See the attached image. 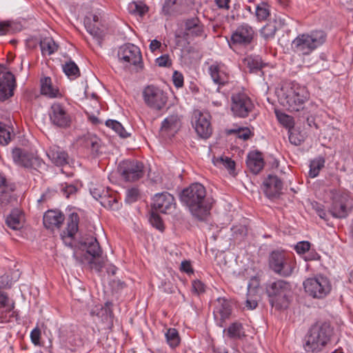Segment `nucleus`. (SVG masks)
<instances>
[{"label": "nucleus", "instance_id": "obj_9", "mask_svg": "<svg viewBox=\"0 0 353 353\" xmlns=\"http://www.w3.org/2000/svg\"><path fill=\"white\" fill-rule=\"evenodd\" d=\"M303 285L305 292L315 299L325 297L332 289L329 279L322 274L306 279Z\"/></svg>", "mask_w": 353, "mask_h": 353}, {"label": "nucleus", "instance_id": "obj_56", "mask_svg": "<svg viewBox=\"0 0 353 353\" xmlns=\"http://www.w3.org/2000/svg\"><path fill=\"white\" fill-rule=\"evenodd\" d=\"M288 133L289 140L291 143L294 144V145H299L301 144L303 140L302 136H301L299 134H296L295 132L294 129L288 131Z\"/></svg>", "mask_w": 353, "mask_h": 353}, {"label": "nucleus", "instance_id": "obj_60", "mask_svg": "<svg viewBox=\"0 0 353 353\" xmlns=\"http://www.w3.org/2000/svg\"><path fill=\"white\" fill-rule=\"evenodd\" d=\"M41 331L39 328L33 329L30 333L31 341L35 345L40 344Z\"/></svg>", "mask_w": 353, "mask_h": 353}, {"label": "nucleus", "instance_id": "obj_50", "mask_svg": "<svg viewBox=\"0 0 353 353\" xmlns=\"http://www.w3.org/2000/svg\"><path fill=\"white\" fill-rule=\"evenodd\" d=\"M230 133H233L236 135V137L243 139L247 140L251 136V131L248 128H239L236 129L230 130Z\"/></svg>", "mask_w": 353, "mask_h": 353}, {"label": "nucleus", "instance_id": "obj_28", "mask_svg": "<svg viewBox=\"0 0 353 353\" xmlns=\"http://www.w3.org/2000/svg\"><path fill=\"white\" fill-rule=\"evenodd\" d=\"M41 93L50 98L61 96L59 89L52 85V80L50 77H44L41 79Z\"/></svg>", "mask_w": 353, "mask_h": 353}, {"label": "nucleus", "instance_id": "obj_51", "mask_svg": "<svg viewBox=\"0 0 353 353\" xmlns=\"http://www.w3.org/2000/svg\"><path fill=\"white\" fill-rule=\"evenodd\" d=\"M156 65L159 67L169 68L172 65V60L168 54H163L156 58Z\"/></svg>", "mask_w": 353, "mask_h": 353}, {"label": "nucleus", "instance_id": "obj_39", "mask_svg": "<svg viewBox=\"0 0 353 353\" xmlns=\"http://www.w3.org/2000/svg\"><path fill=\"white\" fill-rule=\"evenodd\" d=\"M128 10L130 14L141 17L148 12V8L143 2L132 1L128 4Z\"/></svg>", "mask_w": 353, "mask_h": 353}, {"label": "nucleus", "instance_id": "obj_33", "mask_svg": "<svg viewBox=\"0 0 353 353\" xmlns=\"http://www.w3.org/2000/svg\"><path fill=\"white\" fill-rule=\"evenodd\" d=\"M223 332H227L228 336L233 339H241L245 335L243 325L239 322L232 323L227 330L224 329Z\"/></svg>", "mask_w": 353, "mask_h": 353}, {"label": "nucleus", "instance_id": "obj_11", "mask_svg": "<svg viewBox=\"0 0 353 353\" xmlns=\"http://www.w3.org/2000/svg\"><path fill=\"white\" fill-rule=\"evenodd\" d=\"M48 115L51 123L59 128L66 129L71 126L73 117L65 105L54 102L52 104Z\"/></svg>", "mask_w": 353, "mask_h": 353}, {"label": "nucleus", "instance_id": "obj_21", "mask_svg": "<svg viewBox=\"0 0 353 353\" xmlns=\"http://www.w3.org/2000/svg\"><path fill=\"white\" fill-rule=\"evenodd\" d=\"M192 0H165L163 6V12L165 14H180L186 12Z\"/></svg>", "mask_w": 353, "mask_h": 353}, {"label": "nucleus", "instance_id": "obj_19", "mask_svg": "<svg viewBox=\"0 0 353 353\" xmlns=\"http://www.w3.org/2000/svg\"><path fill=\"white\" fill-rule=\"evenodd\" d=\"M208 73L213 82L217 85H224L228 81L227 68L221 62L214 61L210 65Z\"/></svg>", "mask_w": 353, "mask_h": 353}, {"label": "nucleus", "instance_id": "obj_12", "mask_svg": "<svg viewBox=\"0 0 353 353\" xmlns=\"http://www.w3.org/2000/svg\"><path fill=\"white\" fill-rule=\"evenodd\" d=\"M81 244L91 256L88 262L90 268L100 272L104 265V261L101 257L102 250L97 239L93 236L88 237Z\"/></svg>", "mask_w": 353, "mask_h": 353}, {"label": "nucleus", "instance_id": "obj_8", "mask_svg": "<svg viewBox=\"0 0 353 353\" xmlns=\"http://www.w3.org/2000/svg\"><path fill=\"white\" fill-rule=\"evenodd\" d=\"M269 266L276 274L287 277L292 274L295 268V262L283 252L274 250L270 254Z\"/></svg>", "mask_w": 353, "mask_h": 353}, {"label": "nucleus", "instance_id": "obj_1", "mask_svg": "<svg viewBox=\"0 0 353 353\" xmlns=\"http://www.w3.org/2000/svg\"><path fill=\"white\" fill-rule=\"evenodd\" d=\"M205 196V187L200 183H194L182 190L180 199L193 216L203 221L208 216L211 209V203Z\"/></svg>", "mask_w": 353, "mask_h": 353}, {"label": "nucleus", "instance_id": "obj_7", "mask_svg": "<svg viewBox=\"0 0 353 353\" xmlns=\"http://www.w3.org/2000/svg\"><path fill=\"white\" fill-rule=\"evenodd\" d=\"M119 61L125 68H132L138 72L143 68L142 55L140 49L132 43L119 47L117 52Z\"/></svg>", "mask_w": 353, "mask_h": 353}, {"label": "nucleus", "instance_id": "obj_29", "mask_svg": "<svg viewBox=\"0 0 353 353\" xmlns=\"http://www.w3.org/2000/svg\"><path fill=\"white\" fill-rule=\"evenodd\" d=\"M212 162L219 168H226L230 174L235 170V162L228 156H212Z\"/></svg>", "mask_w": 353, "mask_h": 353}, {"label": "nucleus", "instance_id": "obj_53", "mask_svg": "<svg viewBox=\"0 0 353 353\" xmlns=\"http://www.w3.org/2000/svg\"><path fill=\"white\" fill-rule=\"evenodd\" d=\"M275 32L276 28L274 26H265L261 30V34L265 39L273 38L274 37Z\"/></svg>", "mask_w": 353, "mask_h": 353}, {"label": "nucleus", "instance_id": "obj_25", "mask_svg": "<svg viewBox=\"0 0 353 353\" xmlns=\"http://www.w3.org/2000/svg\"><path fill=\"white\" fill-rule=\"evenodd\" d=\"M218 303L214 311L215 315H219L221 320L228 319L231 314L232 310V303L225 299H218Z\"/></svg>", "mask_w": 353, "mask_h": 353}, {"label": "nucleus", "instance_id": "obj_57", "mask_svg": "<svg viewBox=\"0 0 353 353\" xmlns=\"http://www.w3.org/2000/svg\"><path fill=\"white\" fill-rule=\"evenodd\" d=\"M107 192L108 190H103L102 187L94 188L90 190V193L93 198L99 202L101 200L103 196L107 194Z\"/></svg>", "mask_w": 353, "mask_h": 353}, {"label": "nucleus", "instance_id": "obj_59", "mask_svg": "<svg viewBox=\"0 0 353 353\" xmlns=\"http://www.w3.org/2000/svg\"><path fill=\"white\" fill-rule=\"evenodd\" d=\"M205 289V286L201 281L195 280L192 282V290L197 294L204 292Z\"/></svg>", "mask_w": 353, "mask_h": 353}, {"label": "nucleus", "instance_id": "obj_30", "mask_svg": "<svg viewBox=\"0 0 353 353\" xmlns=\"http://www.w3.org/2000/svg\"><path fill=\"white\" fill-rule=\"evenodd\" d=\"M243 62L252 73L258 72L263 67L261 58L257 55L248 56L243 59Z\"/></svg>", "mask_w": 353, "mask_h": 353}, {"label": "nucleus", "instance_id": "obj_49", "mask_svg": "<svg viewBox=\"0 0 353 353\" xmlns=\"http://www.w3.org/2000/svg\"><path fill=\"white\" fill-rule=\"evenodd\" d=\"M156 109H161L165 105L168 100L166 93L163 90L156 89Z\"/></svg>", "mask_w": 353, "mask_h": 353}, {"label": "nucleus", "instance_id": "obj_14", "mask_svg": "<svg viewBox=\"0 0 353 353\" xmlns=\"http://www.w3.org/2000/svg\"><path fill=\"white\" fill-rule=\"evenodd\" d=\"M210 119L211 117L208 113H203L199 110L194 112L192 125L199 137L206 139L211 136L212 127Z\"/></svg>", "mask_w": 353, "mask_h": 353}, {"label": "nucleus", "instance_id": "obj_27", "mask_svg": "<svg viewBox=\"0 0 353 353\" xmlns=\"http://www.w3.org/2000/svg\"><path fill=\"white\" fill-rule=\"evenodd\" d=\"M14 308V303H9L8 296L0 291V322L3 323L8 321V314Z\"/></svg>", "mask_w": 353, "mask_h": 353}, {"label": "nucleus", "instance_id": "obj_5", "mask_svg": "<svg viewBox=\"0 0 353 353\" xmlns=\"http://www.w3.org/2000/svg\"><path fill=\"white\" fill-rule=\"evenodd\" d=\"M332 334V330L327 323L313 325L307 337L305 350L307 352H318L327 345Z\"/></svg>", "mask_w": 353, "mask_h": 353}, {"label": "nucleus", "instance_id": "obj_48", "mask_svg": "<svg viewBox=\"0 0 353 353\" xmlns=\"http://www.w3.org/2000/svg\"><path fill=\"white\" fill-rule=\"evenodd\" d=\"M100 203L104 208H114V205L117 204V200L114 196L110 194L108 191L107 194L103 196Z\"/></svg>", "mask_w": 353, "mask_h": 353}, {"label": "nucleus", "instance_id": "obj_2", "mask_svg": "<svg viewBox=\"0 0 353 353\" xmlns=\"http://www.w3.org/2000/svg\"><path fill=\"white\" fill-rule=\"evenodd\" d=\"M279 103L290 111H299L309 99V92L297 83H286L277 91Z\"/></svg>", "mask_w": 353, "mask_h": 353}, {"label": "nucleus", "instance_id": "obj_26", "mask_svg": "<svg viewBox=\"0 0 353 353\" xmlns=\"http://www.w3.org/2000/svg\"><path fill=\"white\" fill-rule=\"evenodd\" d=\"M99 23H94L90 17L84 19V25L86 30L96 39L98 44L101 45L103 37V31L99 27Z\"/></svg>", "mask_w": 353, "mask_h": 353}, {"label": "nucleus", "instance_id": "obj_45", "mask_svg": "<svg viewBox=\"0 0 353 353\" xmlns=\"http://www.w3.org/2000/svg\"><path fill=\"white\" fill-rule=\"evenodd\" d=\"M105 125L111 128L115 132H117L121 137L126 138L130 134H128L121 123L116 120L109 119L105 121Z\"/></svg>", "mask_w": 353, "mask_h": 353}, {"label": "nucleus", "instance_id": "obj_22", "mask_svg": "<svg viewBox=\"0 0 353 353\" xmlns=\"http://www.w3.org/2000/svg\"><path fill=\"white\" fill-rule=\"evenodd\" d=\"M185 34L192 37H206L204 26L197 17L187 19L185 21Z\"/></svg>", "mask_w": 353, "mask_h": 353}, {"label": "nucleus", "instance_id": "obj_13", "mask_svg": "<svg viewBox=\"0 0 353 353\" xmlns=\"http://www.w3.org/2000/svg\"><path fill=\"white\" fill-rule=\"evenodd\" d=\"M118 169L126 181H135L143 175V163L134 159L121 161Z\"/></svg>", "mask_w": 353, "mask_h": 353}, {"label": "nucleus", "instance_id": "obj_24", "mask_svg": "<svg viewBox=\"0 0 353 353\" xmlns=\"http://www.w3.org/2000/svg\"><path fill=\"white\" fill-rule=\"evenodd\" d=\"M15 184H7L6 188L0 190V208H3L17 201L14 194Z\"/></svg>", "mask_w": 353, "mask_h": 353}, {"label": "nucleus", "instance_id": "obj_6", "mask_svg": "<svg viewBox=\"0 0 353 353\" xmlns=\"http://www.w3.org/2000/svg\"><path fill=\"white\" fill-rule=\"evenodd\" d=\"M332 203L330 207L331 214L338 219L345 218L352 208V200L349 194L342 190L330 191Z\"/></svg>", "mask_w": 353, "mask_h": 353}, {"label": "nucleus", "instance_id": "obj_20", "mask_svg": "<svg viewBox=\"0 0 353 353\" xmlns=\"http://www.w3.org/2000/svg\"><path fill=\"white\" fill-rule=\"evenodd\" d=\"M174 208V199L171 194L167 192L156 193V211L169 214Z\"/></svg>", "mask_w": 353, "mask_h": 353}, {"label": "nucleus", "instance_id": "obj_15", "mask_svg": "<svg viewBox=\"0 0 353 353\" xmlns=\"http://www.w3.org/2000/svg\"><path fill=\"white\" fill-rule=\"evenodd\" d=\"M254 36L253 28L248 23H242L232 32L229 45L245 47L252 42Z\"/></svg>", "mask_w": 353, "mask_h": 353}, {"label": "nucleus", "instance_id": "obj_16", "mask_svg": "<svg viewBox=\"0 0 353 353\" xmlns=\"http://www.w3.org/2000/svg\"><path fill=\"white\" fill-rule=\"evenodd\" d=\"M283 186L281 179L276 175L269 174L263 181L262 189L268 198L274 199L282 194Z\"/></svg>", "mask_w": 353, "mask_h": 353}, {"label": "nucleus", "instance_id": "obj_4", "mask_svg": "<svg viewBox=\"0 0 353 353\" xmlns=\"http://www.w3.org/2000/svg\"><path fill=\"white\" fill-rule=\"evenodd\" d=\"M266 292L270 304L276 309L281 310L288 307L292 294L290 283L281 279L270 281L266 285Z\"/></svg>", "mask_w": 353, "mask_h": 353}, {"label": "nucleus", "instance_id": "obj_31", "mask_svg": "<svg viewBox=\"0 0 353 353\" xmlns=\"http://www.w3.org/2000/svg\"><path fill=\"white\" fill-rule=\"evenodd\" d=\"M23 215L18 210H14L6 219L7 225L12 230H19L23 226Z\"/></svg>", "mask_w": 353, "mask_h": 353}, {"label": "nucleus", "instance_id": "obj_58", "mask_svg": "<svg viewBox=\"0 0 353 353\" xmlns=\"http://www.w3.org/2000/svg\"><path fill=\"white\" fill-rule=\"evenodd\" d=\"M232 230L233 231L234 234L237 237L239 236L240 238H243L247 235V228L245 225H236L234 226L232 228Z\"/></svg>", "mask_w": 353, "mask_h": 353}, {"label": "nucleus", "instance_id": "obj_43", "mask_svg": "<svg viewBox=\"0 0 353 353\" xmlns=\"http://www.w3.org/2000/svg\"><path fill=\"white\" fill-rule=\"evenodd\" d=\"M143 99L145 103L150 108H154V86L149 85L143 90Z\"/></svg>", "mask_w": 353, "mask_h": 353}, {"label": "nucleus", "instance_id": "obj_55", "mask_svg": "<svg viewBox=\"0 0 353 353\" xmlns=\"http://www.w3.org/2000/svg\"><path fill=\"white\" fill-rule=\"evenodd\" d=\"M52 163L57 166H62L68 163V156H48Z\"/></svg>", "mask_w": 353, "mask_h": 353}, {"label": "nucleus", "instance_id": "obj_17", "mask_svg": "<svg viewBox=\"0 0 353 353\" xmlns=\"http://www.w3.org/2000/svg\"><path fill=\"white\" fill-rule=\"evenodd\" d=\"M16 80L14 74L7 72L0 77V101H4L14 95Z\"/></svg>", "mask_w": 353, "mask_h": 353}, {"label": "nucleus", "instance_id": "obj_18", "mask_svg": "<svg viewBox=\"0 0 353 353\" xmlns=\"http://www.w3.org/2000/svg\"><path fill=\"white\" fill-rule=\"evenodd\" d=\"M181 127V121L177 115L166 117L161 123L159 130L161 136L170 138L174 137Z\"/></svg>", "mask_w": 353, "mask_h": 353}, {"label": "nucleus", "instance_id": "obj_64", "mask_svg": "<svg viewBox=\"0 0 353 353\" xmlns=\"http://www.w3.org/2000/svg\"><path fill=\"white\" fill-rule=\"evenodd\" d=\"M50 152L51 154H66L65 152L58 145L50 147Z\"/></svg>", "mask_w": 353, "mask_h": 353}, {"label": "nucleus", "instance_id": "obj_10", "mask_svg": "<svg viewBox=\"0 0 353 353\" xmlns=\"http://www.w3.org/2000/svg\"><path fill=\"white\" fill-rule=\"evenodd\" d=\"M255 106L250 97L242 90L232 92L230 109L232 115L238 118H246L253 112Z\"/></svg>", "mask_w": 353, "mask_h": 353}, {"label": "nucleus", "instance_id": "obj_52", "mask_svg": "<svg viewBox=\"0 0 353 353\" xmlns=\"http://www.w3.org/2000/svg\"><path fill=\"white\" fill-rule=\"evenodd\" d=\"M172 79L173 84L176 88H179L183 86V75L180 72L177 70L174 71Z\"/></svg>", "mask_w": 353, "mask_h": 353}, {"label": "nucleus", "instance_id": "obj_54", "mask_svg": "<svg viewBox=\"0 0 353 353\" xmlns=\"http://www.w3.org/2000/svg\"><path fill=\"white\" fill-rule=\"evenodd\" d=\"M299 254H305L310 249V243L308 241H300L294 247Z\"/></svg>", "mask_w": 353, "mask_h": 353}, {"label": "nucleus", "instance_id": "obj_37", "mask_svg": "<svg viewBox=\"0 0 353 353\" xmlns=\"http://www.w3.org/2000/svg\"><path fill=\"white\" fill-rule=\"evenodd\" d=\"M325 159L319 156L310 161L309 176L314 178L319 175V171L323 168Z\"/></svg>", "mask_w": 353, "mask_h": 353}, {"label": "nucleus", "instance_id": "obj_61", "mask_svg": "<svg viewBox=\"0 0 353 353\" xmlns=\"http://www.w3.org/2000/svg\"><path fill=\"white\" fill-rule=\"evenodd\" d=\"M159 288L166 293H172L173 286L170 281H162L161 285H159Z\"/></svg>", "mask_w": 353, "mask_h": 353}, {"label": "nucleus", "instance_id": "obj_47", "mask_svg": "<svg viewBox=\"0 0 353 353\" xmlns=\"http://www.w3.org/2000/svg\"><path fill=\"white\" fill-rule=\"evenodd\" d=\"M140 198V191L137 188L133 187L126 190L125 201L127 203L131 204Z\"/></svg>", "mask_w": 353, "mask_h": 353}, {"label": "nucleus", "instance_id": "obj_36", "mask_svg": "<svg viewBox=\"0 0 353 353\" xmlns=\"http://www.w3.org/2000/svg\"><path fill=\"white\" fill-rule=\"evenodd\" d=\"M257 288H251V285H248L247 299L245 301V306L248 310H254L258 305V295L256 294Z\"/></svg>", "mask_w": 353, "mask_h": 353}, {"label": "nucleus", "instance_id": "obj_42", "mask_svg": "<svg viewBox=\"0 0 353 353\" xmlns=\"http://www.w3.org/2000/svg\"><path fill=\"white\" fill-rule=\"evenodd\" d=\"M14 163L21 167L31 168L33 166V161L37 160L36 156H12Z\"/></svg>", "mask_w": 353, "mask_h": 353}, {"label": "nucleus", "instance_id": "obj_41", "mask_svg": "<svg viewBox=\"0 0 353 353\" xmlns=\"http://www.w3.org/2000/svg\"><path fill=\"white\" fill-rule=\"evenodd\" d=\"M165 337L167 343L172 348L176 347L180 343V338L178 331L174 328L168 329L165 333Z\"/></svg>", "mask_w": 353, "mask_h": 353}, {"label": "nucleus", "instance_id": "obj_35", "mask_svg": "<svg viewBox=\"0 0 353 353\" xmlns=\"http://www.w3.org/2000/svg\"><path fill=\"white\" fill-rule=\"evenodd\" d=\"M40 48L43 55H50L58 50V45L51 37H46L41 40Z\"/></svg>", "mask_w": 353, "mask_h": 353}, {"label": "nucleus", "instance_id": "obj_44", "mask_svg": "<svg viewBox=\"0 0 353 353\" xmlns=\"http://www.w3.org/2000/svg\"><path fill=\"white\" fill-rule=\"evenodd\" d=\"M275 113L279 122L288 129V131L294 129V121L292 117L278 111Z\"/></svg>", "mask_w": 353, "mask_h": 353}, {"label": "nucleus", "instance_id": "obj_3", "mask_svg": "<svg viewBox=\"0 0 353 353\" xmlns=\"http://www.w3.org/2000/svg\"><path fill=\"white\" fill-rule=\"evenodd\" d=\"M326 39L327 34L322 30H315L307 33L299 34L292 41V49L298 54L307 56L323 46Z\"/></svg>", "mask_w": 353, "mask_h": 353}, {"label": "nucleus", "instance_id": "obj_23", "mask_svg": "<svg viewBox=\"0 0 353 353\" xmlns=\"http://www.w3.org/2000/svg\"><path fill=\"white\" fill-rule=\"evenodd\" d=\"M64 221L63 214L56 210H48L43 215V225L46 228H59Z\"/></svg>", "mask_w": 353, "mask_h": 353}, {"label": "nucleus", "instance_id": "obj_34", "mask_svg": "<svg viewBox=\"0 0 353 353\" xmlns=\"http://www.w3.org/2000/svg\"><path fill=\"white\" fill-rule=\"evenodd\" d=\"M270 15V6L262 1L257 4L255 8V17L257 21H267Z\"/></svg>", "mask_w": 353, "mask_h": 353}, {"label": "nucleus", "instance_id": "obj_32", "mask_svg": "<svg viewBox=\"0 0 353 353\" xmlns=\"http://www.w3.org/2000/svg\"><path fill=\"white\" fill-rule=\"evenodd\" d=\"M246 164L254 174L259 173L264 166V159L261 156H247Z\"/></svg>", "mask_w": 353, "mask_h": 353}, {"label": "nucleus", "instance_id": "obj_46", "mask_svg": "<svg viewBox=\"0 0 353 353\" xmlns=\"http://www.w3.org/2000/svg\"><path fill=\"white\" fill-rule=\"evenodd\" d=\"M11 139L10 128L5 123L0 122V144L7 145Z\"/></svg>", "mask_w": 353, "mask_h": 353}, {"label": "nucleus", "instance_id": "obj_38", "mask_svg": "<svg viewBox=\"0 0 353 353\" xmlns=\"http://www.w3.org/2000/svg\"><path fill=\"white\" fill-rule=\"evenodd\" d=\"M79 216L77 213H72L67 223V234L69 237H73L78 231Z\"/></svg>", "mask_w": 353, "mask_h": 353}, {"label": "nucleus", "instance_id": "obj_63", "mask_svg": "<svg viewBox=\"0 0 353 353\" xmlns=\"http://www.w3.org/2000/svg\"><path fill=\"white\" fill-rule=\"evenodd\" d=\"M307 254L305 256V261H317L320 259V255L314 250L307 251Z\"/></svg>", "mask_w": 353, "mask_h": 353}, {"label": "nucleus", "instance_id": "obj_62", "mask_svg": "<svg viewBox=\"0 0 353 353\" xmlns=\"http://www.w3.org/2000/svg\"><path fill=\"white\" fill-rule=\"evenodd\" d=\"M180 270L182 272H185L187 274L193 273V270L192 268L191 263L189 261H183L181 263Z\"/></svg>", "mask_w": 353, "mask_h": 353}, {"label": "nucleus", "instance_id": "obj_40", "mask_svg": "<svg viewBox=\"0 0 353 353\" xmlns=\"http://www.w3.org/2000/svg\"><path fill=\"white\" fill-rule=\"evenodd\" d=\"M63 70L65 75L71 79H75L80 75L79 69L77 65L72 61L66 62L63 65Z\"/></svg>", "mask_w": 353, "mask_h": 353}]
</instances>
